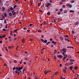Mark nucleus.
Wrapping results in <instances>:
<instances>
[{"label":"nucleus","mask_w":79,"mask_h":79,"mask_svg":"<svg viewBox=\"0 0 79 79\" xmlns=\"http://www.w3.org/2000/svg\"><path fill=\"white\" fill-rule=\"evenodd\" d=\"M56 44H57V43L56 41L53 44H54V45H56Z\"/></svg>","instance_id":"obj_26"},{"label":"nucleus","mask_w":79,"mask_h":79,"mask_svg":"<svg viewBox=\"0 0 79 79\" xmlns=\"http://www.w3.org/2000/svg\"><path fill=\"white\" fill-rule=\"evenodd\" d=\"M10 11H12V10H13V8L12 7H10Z\"/></svg>","instance_id":"obj_11"},{"label":"nucleus","mask_w":79,"mask_h":79,"mask_svg":"<svg viewBox=\"0 0 79 79\" xmlns=\"http://www.w3.org/2000/svg\"><path fill=\"white\" fill-rule=\"evenodd\" d=\"M58 20V22H60V18H58L57 19Z\"/></svg>","instance_id":"obj_54"},{"label":"nucleus","mask_w":79,"mask_h":79,"mask_svg":"<svg viewBox=\"0 0 79 79\" xmlns=\"http://www.w3.org/2000/svg\"><path fill=\"white\" fill-rule=\"evenodd\" d=\"M62 51H63V52H64V51H66V49L63 48L62 49Z\"/></svg>","instance_id":"obj_23"},{"label":"nucleus","mask_w":79,"mask_h":79,"mask_svg":"<svg viewBox=\"0 0 79 79\" xmlns=\"http://www.w3.org/2000/svg\"><path fill=\"white\" fill-rule=\"evenodd\" d=\"M24 40H22V41L23 43H24V42H25V41H24Z\"/></svg>","instance_id":"obj_30"},{"label":"nucleus","mask_w":79,"mask_h":79,"mask_svg":"<svg viewBox=\"0 0 79 79\" xmlns=\"http://www.w3.org/2000/svg\"><path fill=\"white\" fill-rule=\"evenodd\" d=\"M79 24V21H77L75 23V24L76 26H78V24Z\"/></svg>","instance_id":"obj_1"},{"label":"nucleus","mask_w":79,"mask_h":79,"mask_svg":"<svg viewBox=\"0 0 79 79\" xmlns=\"http://www.w3.org/2000/svg\"><path fill=\"white\" fill-rule=\"evenodd\" d=\"M77 68H78V67L77 66H75L74 67V69L75 70H76L77 69Z\"/></svg>","instance_id":"obj_10"},{"label":"nucleus","mask_w":79,"mask_h":79,"mask_svg":"<svg viewBox=\"0 0 79 79\" xmlns=\"http://www.w3.org/2000/svg\"><path fill=\"white\" fill-rule=\"evenodd\" d=\"M40 40L41 42H44V39H41Z\"/></svg>","instance_id":"obj_20"},{"label":"nucleus","mask_w":79,"mask_h":79,"mask_svg":"<svg viewBox=\"0 0 79 79\" xmlns=\"http://www.w3.org/2000/svg\"><path fill=\"white\" fill-rule=\"evenodd\" d=\"M24 59L25 60H28V59H27V58H24Z\"/></svg>","instance_id":"obj_57"},{"label":"nucleus","mask_w":79,"mask_h":79,"mask_svg":"<svg viewBox=\"0 0 79 79\" xmlns=\"http://www.w3.org/2000/svg\"><path fill=\"white\" fill-rule=\"evenodd\" d=\"M2 11H4L5 10V7H3L2 8Z\"/></svg>","instance_id":"obj_46"},{"label":"nucleus","mask_w":79,"mask_h":79,"mask_svg":"<svg viewBox=\"0 0 79 79\" xmlns=\"http://www.w3.org/2000/svg\"><path fill=\"white\" fill-rule=\"evenodd\" d=\"M47 5L46 7H48V6L50 5V4H49V3L48 2L47 3V4H46Z\"/></svg>","instance_id":"obj_5"},{"label":"nucleus","mask_w":79,"mask_h":79,"mask_svg":"<svg viewBox=\"0 0 79 79\" xmlns=\"http://www.w3.org/2000/svg\"><path fill=\"white\" fill-rule=\"evenodd\" d=\"M74 1L72 0V1H71V3H74Z\"/></svg>","instance_id":"obj_55"},{"label":"nucleus","mask_w":79,"mask_h":79,"mask_svg":"<svg viewBox=\"0 0 79 79\" xmlns=\"http://www.w3.org/2000/svg\"><path fill=\"white\" fill-rule=\"evenodd\" d=\"M4 16L5 17H6V16H7V14H6V13H4Z\"/></svg>","instance_id":"obj_17"},{"label":"nucleus","mask_w":79,"mask_h":79,"mask_svg":"<svg viewBox=\"0 0 79 79\" xmlns=\"http://www.w3.org/2000/svg\"><path fill=\"white\" fill-rule=\"evenodd\" d=\"M8 48H9L10 49H11V47H10V46H8Z\"/></svg>","instance_id":"obj_48"},{"label":"nucleus","mask_w":79,"mask_h":79,"mask_svg":"<svg viewBox=\"0 0 79 79\" xmlns=\"http://www.w3.org/2000/svg\"><path fill=\"white\" fill-rule=\"evenodd\" d=\"M18 73V70H16L15 71V73H16V74H17V73Z\"/></svg>","instance_id":"obj_52"},{"label":"nucleus","mask_w":79,"mask_h":79,"mask_svg":"<svg viewBox=\"0 0 79 79\" xmlns=\"http://www.w3.org/2000/svg\"><path fill=\"white\" fill-rule=\"evenodd\" d=\"M49 24L50 25H52V22H49Z\"/></svg>","instance_id":"obj_22"},{"label":"nucleus","mask_w":79,"mask_h":79,"mask_svg":"<svg viewBox=\"0 0 79 79\" xmlns=\"http://www.w3.org/2000/svg\"><path fill=\"white\" fill-rule=\"evenodd\" d=\"M77 77H78L79 76V75H78V74H77Z\"/></svg>","instance_id":"obj_62"},{"label":"nucleus","mask_w":79,"mask_h":79,"mask_svg":"<svg viewBox=\"0 0 79 79\" xmlns=\"http://www.w3.org/2000/svg\"><path fill=\"white\" fill-rule=\"evenodd\" d=\"M63 13H67V11L66 10H65Z\"/></svg>","instance_id":"obj_38"},{"label":"nucleus","mask_w":79,"mask_h":79,"mask_svg":"<svg viewBox=\"0 0 79 79\" xmlns=\"http://www.w3.org/2000/svg\"><path fill=\"white\" fill-rule=\"evenodd\" d=\"M67 48H71V47L68 46L67 47Z\"/></svg>","instance_id":"obj_37"},{"label":"nucleus","mask_w":79,"mask_h":79,"mask_svg":"<svg viewBox=\"0 0 79 79\" xmlns=\"http://www.w3.org/2000/svg\"><path fill=\"white\" fill-rule=\"evenodd\" d=\"M60 40H63V38L62 37H61L60 38Z\"/></svg>","instance_id":"obj_18"},{"label":"nucleus","mask_w":79,"mask_h":79,"mask_svg":"<svg viewBox=\"0 0 79 79\" xmlns=\"http://www.w3.org/2000/svg\"><path fill=\"white\" fill-rule=\"evenodd\" d=\"M69 5H70V4L68 3V4H67V6H69Z\"/></svg>","instance_id":"obj_33"},{"label":"nucleus","mask_w":79,"mask_h":79,"mask_svg":"<svg viewBox=\"0 0 79 79\" xmlns=\"http://www.w3.org/2000/svg\"><path fill=\"white\" fill-rule=\"evenodd\" d=\"M4 23H5V24H6V19L4 20Z\"/></svg>","instance_id":"obj_41"},{"label":"nucleus","mask_w":79,"mask_h":79,"mask_svg":"<svg viewBox=\"0 0 79 79\" xmlns=\"http://www.w3.org/2000/svg\"><path fill=\"white\" fill-rule=\"evenodd\" d=\"M18 31V29H16L14 30V32H16Z\"/></svg>","instance_id":"obj_36"},{"label":"nucleus","mask_w":79,"mask_h":79,"mask_svg":"<svg viewBox=\"0 0 79 79\" xmlns=\"http://www.w3.org/2000/svg\"><path fill=\"white\" fill-rule=\"evenodd\" d=\"M66 0H62V2H65V1H66Z\"/></svg>","instance_id":"obj_56"},{"label":"nucleus","mask_w":79,"mask_h":79,"mask_svg":"<svg viewBox=\"0 0 79 79\" xmlns=\"http://www.w3.org/2000/svg\"><path fill=\"white\" fill-rule=\"evenodd\" d=\"M11 12L12 13H14V10H12V11Z\"/></svg>","instance_id":"obj_51"},{"label":"nucleus","mask_w":79,"mask_h":79,"mask_svg":"<svg viewBox=\"0 0 79 79\" xmlns=\"http://www.w3.org/2000/svg\"><path fill=\"white\" fill-rule=\"evenodd\" d=\"M16 7H17V6H16V5H15V6H14L13 7L14 9L15 8H16Z\"/></svg>","instance_id":"obj_25"},{"label":"nucleus","mask_w":79,"mask_h":79,"mask_svg":"<svg viewBox=\"0 0 79 79\" xmlns=\"http://www.w3.org/2000/svg\"><path fill=\"white\" fill-rule=\"evenodd\" d=\"M16 12H15L13 14H12V15L13 16H15V15L16 14Z\"/></svg>","instance_id":"obj_13"},{"label":"nucleus","mask_w":79,"mask_h":79,"mask_svg":"<svg viewBox=\"0 0 79 79\" xmlns=\"http://www.w3.org/2000/svg\"><path fill=\"white\" fill-rule=\"evenodd\" d=\"M44 25H46V24H47V22H44Z\"/></svg>","instance_id":"obj_35"},{"label":"nucleus","mask_w":79,"mask_h":79,"mask_svg":"<svg viewBox=\"0 0 79 79\" xmlns=\"http://www.w3.org/2000/svg\"><path fill=\"white\" fill-rule=\"evenodd\" d=\"M44 42L45 43H47V40H44Z\"/></svg>","instance_id":"obj_19"},{"label":"nucleus","mask_w":79,"mask_h":79,"mask_svg":"<svg viewBox=\"0 0 79 79\" xmlns=\"http://www.w3.org/2000/svg\"><path fill=\"white\" fill-rule=\"evenodd\" d=\"M40 4L39 3H38V6H40Z\"/></svg>","instance_id":"obj_50"},{"label":"nucleus","mask_w":79,"mask_h":79,"mask_svg":"<svg viewBox=\"0 0 79 79\" xmlns=\"http://www.w3.org/2000/svg\"><path fill=\"white\" fill-rule=\"evenodd\" d=\"M39 11L40 12H41V13H42V10H40Z\"/></svg>","instance_id":"obj_59"},{"label":"nucleus","mask_w":79,"mask_h":79,"mask_svg":"<svg viewBox=\"0 0 79 79\" xmlns=\"http://www.w3.org/2000/svg\"><path fill=\"white\" fill-rule=\"evenodd\" d=\"M73 64V62H71L70 63V64H71V65Z\"/></svg>","instance_id":"obj_53"},{"label":"nucleus","mask_w":79,"mask_h":79,"mask_svg":"<svg viewBox=\"0 0 79 79\" xmlns=\"http://www.w3.org/2000/svg\"><path fill=\"white\" fill-rule=\"evenodd\" d=\"M66 70L65 69H63V72H64V73H66Z\"/></svg>","instance_id":"obj_12"},{"label":"nucleus","mask_w":79,"mask_h":79,"mask_svg":"<svg viewBox=\"0 0 79 79\" xmlns=\"http://www.w3.org/2000/svg\"><path fill=\"white\" fill-rule=\"evenodd\" d=\"M70 61H71V62H74V60L73 59H70Z\"/></svg>","instance_id":"obj_9"},{"label":"nucleus","mask_w":79,"mask_h":79,"mask_svg":"<svg viewBox=\"0 0 79 79\" xmlns=\"http://www.w3.org/2000/svg\"><path fill=\"white\" fill-rule=\"evenodd\" d=\"M73 66L72 65L71 67H70L69 69L71 70L72 69H73Z\"/></svg>","instance_id":"obj_3"},{"label":"nucleus","mask_w":79,"mask_h":79,"mask_svg":"<svg viewBox=\"0 0 79 79\" xmlns=\"http://www.w3.org/2000/svg\"><path fill=\"white\" fill-rule=\"evenodd\" d=\"M58 52L57 51V50H54V54H56V53H57Z\"/></svg>","instance_id":"obj_7"},{"label":"nucleus","mask_w":79,"mask_h":79,"mask_svg":"<svg viewBox=\"0 0 79 79\" xmlns=\"http://www.w3.org/2000/svg\"><path fill=\"white\" fill-rule=\"evenodd\" d=\"M45 74H47V72L46 71H45L44 72Z\"/></svg>","instance_id":"obj_27"},{"label":"nucleus","mask_w":79,"mask_h":79,"mask_svg":"<svg viewBox=\"0 0 79 79\" xmlns=\"http://www.w3.org/2000/svg\"><path fill=\"white\" fill-rule=\"evenodd\" d=\"M63 9H60L59 11L60 12H62V11H63Z\"/></svg>","instance_id":"obj_14"},{"label":"nucleus","mask_w":79,"mask_h":79,"mask_svg":"<svg viewBox=\"0 0 79 79\" xmlns=\"http://www.w3.org/2000/svg\"><path fill=\"white\" fill-rule=\"evenodd\" d=\"M66 58V57L64 56L63 58L62 59V60H63V61H64V60Z\"/></svg>","instance_id":"obj_6"},{"label":"nucleus","mask_w":79,"mask_h":79,"mask_svg":"<svg viewBox=\"0 0 79 79\" xmlns=\"http://www.w3.org/2000/svg\"><path fill=\"white\" fill-rule=\"evenodd\" d=\"M68 57L69 58H71L72 57H71V56H68Z\"/></svg>","instance_id":"obj_29"},{"label":"nucleus","mask_w":79,"mask_h":79,"mask_svg":"<svg viewBox=\"0 0 79 79\" xmlns=\"http://www.w3.org/2000/svg\"><path fill=\"white\" fill-rule=\"evenodd\" d=\"M14 62L15 63H17V61H16V60H14Z\"/></svg>","instance_id":"obj_34"},{"label":"nucleus","mask_w":79,"mask_h":79,"mask_svg":"<svg viewBox=\"0 0 79 79\" xmlns=\"http://www.w3.org/2000/svg\"><path fill=\"white\" fill-rule=\"evenodd\" d=\"M60 67H62V64H60L59 65Z\"/></svg>","instance_id":"obj_39"},{"label":"nucleus","mask_w":79,"mask_h":79,"mask_svg":"<svg viewBox=\"0 0 79 79\" xmlns=\"http://www.w3.org/2000/svg\"><path fill=\"white\" fill-rule=\"evenodd\" d=\"M68 39L66 38H65V40H68Z\"/></svg>","instance_id":"obj_64"},{"label":"nucleus","mask_w":79,"mask_h":79,"mask_svg":"<svg viewBox=\"0 0 79 79\" xmlns=\"http://www.w3.org/2000/svg\"><path fill=\"white\" fill-rule=\"evenodd\" d=\"M9 16H12V14L11 13H10L9 14Z\"/></svg>","instance_id":"obj_16"},{"label":"nucleus","mask_w":79,"mask_h":79,"mask_svg":"<svg viewBox=\"0 0 79 79\" xmlns=\"http://www.w3.org/2000/svg\"><path fill=\"white\" fill-rule=\"evenodd\" d=\"M65 37L66 38H68V35H67L65 36Z\"/></svg>","instance_id":"obj_60"},{"label":"nucleus","mask_w":79,"mask_h":79,"mask_svg":"<svg viewBox=\"0 0 79 79\" xmlns=\"http://www.w3.org/2000/svg\"><path fill=\"white\" fill-rule=\"evenodd\" d=\"M72 34H74V31H72Z\"/></svg>","instance_id":"obj_47"},{"label":"nucleus","mask_w":79,"mask_h":79,"mask_svg":"<svg viewBox=\"0 0 79 79\" xmlns=\"http://www.w3.org/2000/svg\"><path fill=\"white\" fill-rule=\"evenodd\" d=\"M58 74V72H56V73L54 74L55 75H57Z\"/></svg>","instance_id":"obj_15"},{"label":"nucleus","mask_w":79,"mask_h":79,"mask_svg":"<svg viewBox=\"0 0 79 79\" xmlns=\"http://www.w3.org/2000/svg\"><path fill=\"white\" fill-rule=\"evenodd\" d=\"M65 66H68V63H66V64H65Z\"/></svg>","instance_id":"obj_40"},{"label":"nucleus","mask_w":79,"mask_h":79,"mask_svg":"<svg viewBox=\"0 0 79 79\" xmlns=\"http://www.w3.org/2000/svg\"><path fill=\"white\" fill-rule=\"evenodd\" d=\"M15 69H16V67H14L13 68V71H15Z\"/></svg>","instance_id":"obj_21"},{"label":"nucleus","mask_w":79,"mask_h":79,"mask_svg":"<svg viewBox=\"0 0 79 79\" xmlns=\"http://www.w3.org/2000/svg\"><path fill=\"white\" fill-rule=\"evenodd\" d=\"M25 70V69H23V70L22 71L23 72H24Z\"/></svg>","instance_id":"obj_63"},{"label":"nucleus","mask_w":79,"mask_h":79,"mask_svg":"<svg viewBox=\"0 0 79 79\" xmlns=\"http://www.w3.org/2000/svg\"><path fill=\"white\" fill-rule=\"evenodd\" d=\"M2 18H4V19H5V16H3V15H2Z\"/></svg>","instance_id":"obj_45"},{"label":"nucleus","mask_w":79,"mask_h":79,"mask_svg":"<svg viewBox=\"0 0 79 79\" xmlns=\"http://www.w3.org/2000/svg\"><path fill=\"white\" fill-rule=\"evenodd\" d=\"M47 15H50V12H48L47 13Z\"/></svg>","instance_id":"obj_28"},{"label":"nucleus","mask_w":79,"mask_h":79,"mask_svg":"<svg viewBox=\"0 0 79 79\" xmlns=\"http://www.w3.org/2000/svg\"><path fill=\"white\" fill-rule=\"evenodd\" d=\"M2 38H5V37L6 36V35H2Z\"/></svg>","instance_id":"obj_8"},{"label":"nucleus","mask_w":79,"mask_h":79,"mask_svg":"<svg viewBox=\"0 0 79 79\" xmlns=\"http://www.w3.org/2000/svg\"><path fill=\"white\" fill-rule=\"evenodd\" d=\"M54 60H56V56H54Z\"/></svg>","instance_id":"obj_61"},{"label":"nucleus","mask_w":79,"mask_h":79,"mask_svg":"<svg viewBox=\"0 0 79 79\" xmlns=\"http://www.w3.org/2000/svg\"><path fill=\"white\" fill-rule=\"evenodd\" d=\"M72 7V5L70 4L69 6V8H71Z\"/></svg>","instance_id":"obj_42"},{"label":"nucleus","mask_w":79,"mask_h":79,"mask_svg":"<svg viewBox=\"0 0 79 79\" xmlns=\"http://www.w3.org/2000/svg\"><path fill=\"white\" fill-rule=\"evenodd\" d=\"M2 31H6V30L5 29V28H3L2 29Z\"/></svg>","instance_id":"obj_43"},{"label":"nucleus","mask_w":79,"mask_h":79,"mask_svg":"<svg viewBox=\"0 0 79 79\" xmlns=\"http://www.w3.org/2000/svg\"><path fill=\"white\" fill-rule=\"evenodd\" d=\"M64 69H65L66 70H67V67H65Z\"/></svg>","instance_id":"obj_58"},{"label":"nucleus","mask_w":79,"mask_h":79,"mask_svg":"<svg viewBox=\"0 0 79 79\" xmlns=\"http://www.w3.org/2000/svg\"><path fill=\"white\" fill-rule=\"evenodd\" d=\"M63 57V56L62 55H58L57 58H62Z\"/></svg>","instance_id":"obj_2"},{"label":"nucleus","mask_w":79,"mask_h":79,"mask_svg":"<svg viewBox=\"0 0 79 79\" xmlns=\"http://www.w3.org/2000/svg\"><path fill=\"white\" fill-rule=\"evenodd\" d=\"M19 24H21V25H23V23L21 22H19Z\"/></svg>","instance_id":"obj_31"},{"label":"nucleus","mask_w":79,"mask_h":79,"mask_svg":"<svg viewBox=\"0 0 79 79\" xmlns=\"http://www.w3.org/2000/svg\"><path fill=\"white\" fill-rule=\"evenodd\" d=\"M76 44H77V45H79V42H76Z\"/></svg>","instance_id":"obj_49"},{"label":"nucleus","mask_w":79,"mask_h":79,"mask_svg":"<svg viewBox=\"0 0 79 79\" xmlns=\"http://www.w3.org/2000/svg\"><path fill=\"white\" fill-rule=\"evenodd\" d=\"M50 41H49L48 43H47L46 44L47 45H48V44H50Z\"/></svg>","instance_id":"obj_24"},{"label":"nucleus","mask_w":79,"mask_h":79,"mask_svg":"<svg viewBox=\"0 0 79 79\" xmlns=\"http://www.w3.org/2000/svg\"><path fill=\"white\" fill-rule=\"evenodd\" d=\"M65 56L66 57H67V56H68V55H66V54H64V56Z\"/></svg>","instance_id":"obj_32"},{"label":"nucleus","mask_w":79,"mask_h":79,"mask_svg":"<svg viewBox=\"0 0 79 79\" xmlns=\"http://www.w3.org/2000/svg\"><path fill=\"white\" fill-rule=\"evenodd\" d=\"M16 70H18L19 69V68L18 67H17L16 68H15Z\"/></svg>","instance_id":"obj_44"},{"label":"nucleus","mask_w":79,"mask_h":79,"mask_svg":"<svg viewBox=\"0 0 79 79\" xmlns=\"http://www.w3.org/2000/svg\"><path fill=\"white\" fill-rule=\"evenodd\" d=\"M69 12L70 13H74V11L73 10H70Z\"/></svg>","instance_id":"obj_4"}]
</instances>
